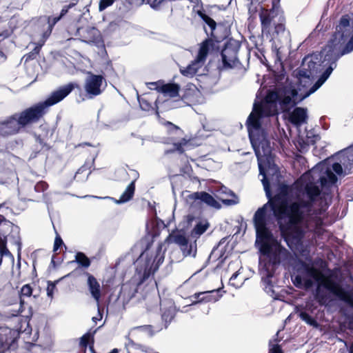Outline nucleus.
Here are the masks:
<instances>
[{"instance_id": "obj_31", "label": "nucleus", "mask_w": 353, "mask_h": 353, "mask_svg": "<svg viewBox=\"0 0 353 353\" xmlns=\"http://www.w3.org/2000/svg\"><path fill=\"white\" fill-rule=\"evenodd\" d=\"M163 0H143L144 3H148L153 8H157Z\"/></svg>"}, {"instance_id": "obj_3", "label": "nucleus", "mask_w": 353, "mask_h": 353, "mask_svg": "<svg viewBox=\"0 0 353 353\" xmlns=\"http://www.w3.org/2000/svg\"><path fill=\"white\" fill-rule=\"evenodd\" d=\"M280 0H273V8L268 10H263L259 17L261 23L262 34L270 38V40L276 39L277 37L288 38V33L285 32L284 21L285 19L279 10L275 9L276 4Z\"/></svg>"}, {"instance_id": "obj_4", "label": "nucleus", "mask_w": 353, "mask_h": 353, "mask_svg": "<svg viewBox=\"0 0 353 353\" xmlns=\"http://www.w3.org/2000/svg\"><path fill=\"white\" fill-rule=\"evenodd\" d=\"M163 261L164 256L160 248L156 252L144 251L137 261L136 271L139 279V285L154 274Z\"/></svg>"}, {"instance_id": "obj_13", "label": "nucleus", "mask_w": 353, "mask_h": 353, "mask_svg": "<svg viewBox=\"0 0 353 353\" xmlns=\"http://www.w3.org/2000/svg\"><path fill=\"white\" fill-rule=\"evenodd\" d=\"M290 122L296 126L305 123L307 119V109L296 108L289 116Z\"/></svg>"}, {"instance_id": "obj_12", "label": "nucleus", "mask_w": 353, "mask_h": 353, "mask_svg": "<svg viewBox=\"0 0 353 353\" xmlns=\"http://www.w3.org/2000/svg\"><path fill=\"white\" fill-rule=\"evenodd\" d=\"M148 87L150 89H159L160 92L170 97L177 96L180 88L179 85L175 83L165 84L159 88L156 82L149 83Z\"/></svg>"}, {"instance_id": "obj_5", "label": "nucleus", "mask_w": 353, "mask_h": 353, "mask_svg": "<svg viewBox=\"0 0 353 353\" xmlns=\"http://www.w3.org/2000/svg\"><path fill=\"white\" fill-rule=\"evenodd\" d=\"M39 110L30 108L22 112L19 116L14 114L0 123V135L8 136L16 134L19 129L28 123L38 120Z\"/></svg>"}, {"instance_id": "obj_40", "label": "nucleus", "mask_w": 353, "mask_h": 353, "mask_svg": "<svg viewBox=\"0 0 353 353\" xmlns=\"http://www.w3.org/2000/svg\"><path fill=\"white\" fill-rule=\"evenodd\" d=\"M88 343V336H83L81 339V344L84 345V346H86L87 344Z\"/></svg>"}, {"instance_id": "obj_10", "label": "nucleus", "mask_w": 353, "mask_h": 353, "mask_svg": "<svg viewBox=\"0 0 353 353\" xmlns=\"http://www.w3.org/2000/svg\"><path fill=\"white\" fill-rule=\"evenodd\" d=\"M221 296L219 290L195 293L192 296V298L196 300L192 301V305L201 302H216Z\"/></svg>"}, {"instance_id": "obj_29", "label": "nucleus", "mask_w": 353, "mask_h": 353, "mask_svg": "<svg viewBox=\"0 0 353 353\" xmlns=\"http://www.w3.org/2000/svg\"><path fill=\"white\" fill-rule=\"evenodd\" d=\"M48 185L45 181H40L37 183L34 186L36 192H41L47 190Z\"/></svg>"}, {"instance_id": "obj_7", "label": "nucleus", "mask_w": 353, "mask_h": 353, "mask_svg": "<svg viewBox=\"0 0 353 353\" xmlns=\"http://www.w3.org/2000/svg\"><path fill=\"white\" fill-rule=\"evenodd\" d=\"M74 86L72 83H69L60 87L57 90L52 92L49 97L43 102L39 103L38 104L31 107V109L39 110V115L38 119L44 114L46 108L52 106L66 97L74 89Z\"/></svg>"}, {"instance_id": "obj_34", "label": "nucleus", "mask_w": 353, "mask_h": 353, "mask_svg": "<svg viewBox=\"0 0 353 353\" xmlns=\"http://www.w3.org/2000/svg\"><path fill=\"white\" fill-rule=\"evenodd\" d=\"M63 244V241L61 238L57 235L54 240V251L56 252L58 250L59 247Z\"/></svg>"}, {"instance_id": "obj_27", "label": "nucleus", "mask_w": 353, "mask_h": 353, "mask_svg": "<svg viewBox=\"0 0 353 353\" xmlns=\"http://www.w3.org/2000/svg\"><path fill=\"white\" fill-rule=\"evenodd\" d=\"M32 292V288L30 285H25L22 287L21 290V296H30Z\"/></svg>"}, {"instance_id": "obj_26", "label": "nucleus", "mask_w": 353, "mask_h": 353, "mask_svg": "<svg viewBox=\"0 0 353 353\" xmlns=\"http://www.w3.org/2000/svg\"><path fill=\"white\" fill-rule=\"evenodd\" d=\"M202 19L205 22V23L210 26L212 30H215L216 23L214 19L205 14L202 16Z\"/></svg>"}, {"instance_id": "obj_20", "label": "nucleus", "mask_w": 353, "mask_h": 353, "mask_svg": "<svg viewBox=\"0 0 353 353\" xmlns=\"http://www.w3.org/2000/svg\"><path fill=\"white\" fill-rule=\"evenodd\" d=\"M208 223L199 222L197 223L191 232V236L192 237H199L203 234L208 228Z\"/></svg>"}, {"instance_id": "obj_47", "label": "nucleus", "mask_w": 353, "mask_h": 353, "mask_svg": "<svg viewBox=\"0 0 353 353\" xmlns=\"http://www.w3.org/2000/svg\"><path fill=\"white\" fill-rule=\"evenodd\" d=\"M307 177H308V174H304V175L302 176V178H303V179H307Z\"/></svg>"}, {"instance_id": "obj_42", "label": "nucleus", "mask_w": 353, "mask_h": 353, "mask_svg": "<svg viewBox=\"0 0 353 353\" xmlns=\"http://www.w3.org/2000/svg\"><path fill=\"white\" fill-rule=\"evenodd\" d=\"M44 41L40 44L39 46H37L35 47L34 51L36 54H38L39 52L40 48H41L42 45L43 44Z\"/></svg>"}, {"instance_id": "obj_45", "label": "nucleus", "mask_w": 353, "mask_h": 353, "mask_svg": "<svg viewBox=\"0 0 353 353\" xmlns=\"http://www.w3.org/2000/svg\"><path fill=\"white\" fill-rule=\"evenodd\" d=\"M191 87H192V88H189L190 90H192L194 92H196V93L199 92L197 89L196 88V87L194 85H191Z\"/></svg>"}, {"instance_id": "obj_50", "label": "nucleus", "mask_w": 353, "mask_h": 353, "mask_svg": "<svg viewBox=\"0 0 353 353\" xmlns=\"http://www.w3.org/2000/svg\"><path fill=\"white\" fill-rule=\"evenodd\" d=\"M44 37L46 38V37H48V34H44Z\"/></svg>"}, {"instance_id": "obj_30", "label": "nucleus", "mask_w": 353, "mask_h": 353, "mask_svg": "<svg viewBox=\"0 0 353 353\" xmlns=\"http://www.w3.org/2000/svg\"><path fill=\"white\" fill-rule=\"evenodd\" d=\"M68 8H63L62 10H61V14L59 17H54L53 19V22H52V25H50V32H51L52 30V26H54L57 21H59L60 20V19L63 16L65 15L67 12H68Z\"/></svg>"}, {"instance_id": "obj_51", "label": "nucleus", "mask_w": 353, "mask_h": 353, "mask_svg": "<svg viewBox=\"0 0 353 353\" xmlns=\"http://www.w3.org/2000/svg\"><path fill=\"white\" fill-rule=\"evenodd\" d=\"M50 18L48 17V23H50Z\"/></svg>"}, {"instance_id": "obj_28", "label": "nucleus", "mask_w": 353, "mask_h": 353, "mask_svg": "<svg viewBox=\"0 0 353 353\" xmlns=\"http://www.w3.org/2000/svg\"><path fill=\"white\" fill-rule=\"evenodd\" d=\"M114 0H101L99 2V10L102 11L113 4Z\"/></svg>"}, {"instance_id": "obj_16", "label": "nucleus", "mask_w": 353, "mask_h": 353, "mask_svg": "<svg viewBox=\"0 0 353 353\" xmlns=\"http://www.w3.org/2000/svg\"><path fill=\"white\" fill-rule=\"evenodd\" d=\"M220 194H224L227 196H231V199L221 198V201L225 205H234L239 202L238 196L232 190L228 189L226 187H221L219 190Z\"/></svg>"}, {"instance_id": "obj_24", "label": "nucleus", "mask_w": 353, "mask_h": 353, "mask_svg": "<svg viewBox=\"0 0 353 353\" xmlns=\"http://www.w3.org/2000/svg\"><path fill=\"white\" fill-rule=\"evenodd\" d=\"M174 241L176 244L180 246L181 249L190 242L185 236L181 234L176 235L174 236Z\"/></svg>"}, {"instance_id": "obj_22", "label": "nucleus", "mask_w": 353, "mask_h": 353, "mask_svg": "<svg viewBox=\"0 0 353 353\" xmlns=\"http://www.w3.org/2000/svg\"><path fill=\"white\" fill-rule=\"evenodd\" d=\"M75 259L82 267L88 268L90 265V259L83 252L77 253Z\"/></svg>"}, {"instance_id": "obj_2", "label": "nucleus", "mask_w": 353, "mask_h": 353, "mask_svg": "<svg viewBox=\"0 0 353 353\" xmlns=\"http://www.w3.org/2000/svg\"><path fill=\"white\" fill-rule=\"evenodd\" d=\"M312 279L319 283L315 296L320 304H324L326 301L320 292L321 286L325 288L341 301L347 303L351 301L350 296L339 285L326 278L321 271L310 264L302 263L297 270V274L292 276L294 285L299 288H312L313 286Z\"/></svg>"}, {"instance_id": "obj_36", "label": "nucleus", "mask_w": 353, "mask_h": 353, "mask_svg": "<svg viewBox=\"0 0 353 353\" xmlns=\"http://www.w3.org/2000/svg\"><path fill=\"white\" fill-rule=\"evenodd\" d=\"M270 353H283L281 347L278 345H274L270 350Z\"/></svg>"}, {"instance_id": "obj_14", "label": "nucleus", "mask_w": 353, "mask_h": 353, "mask_svg": "<svg viewBox=\"0 0 353 353\" xmlns=\"http://www.w3.org/2000/svg\"><path fill=\"white\" fill-rule=\"evenodd\" d=\"M88 285L89 288V290L92 294V296L97 301V305H99V299L101 297V290L99 283L92 275L88 274Z\"/></svg>"}, {"instance_id": "obj_46", "label": "nucleus", "mask_w": 353, "mask_h": 353, "mask_svg": "<svg viewBox=\"0 0 353 353\" xmlns=\"http://www.w3.org/2000/svg\"><path fill=\"white\" fill-rule=\"evenodd\" d=\"M349 353H353V343L350 347Z\"/></svg>"}, {"instance_id": "obj_48", "label": "nucleus", "mask_w": 353, "mask_h": 353, "mask_svg": "<svg viewBox=\"0 0 353 353\" xmlns=\"http://www.w3.org/2000/svg\"><path fill=\"white\" fill-rule=\"evenodd\" d=\"M110 353H118L117 350H113L112 352H110Z\"/></svg>"}, {"instance_id": "obj_8", "label": "nucleus", "mask_w": 353, "mask_h": 353, "mask_svg": "<svg viewBox=\"0 0 353 353\" xmlns=\"http://www.w3.org/2000/svg\"><path fill=\"white\" fill-rule=\"evenodd\" d=\"M105 85V80L102 75L89 72L85 81L84 90L88 97L91 99L101 94Z\"/></svg>"}, {"instance_id": "obj_21", "label": "nucleus", "mask_w": 353, "mask_h": 353, "mask_svg": "<svg viewBox=\"0 0 353 353\" xmlns=\"http://www.w3.org/2000/svg\"><path fill=\"white\" fill-rule=\"evenodd\" d=\"M343 159L341 161V163L347 168V164H346V161L348 162V164H353V148H350L345 151L343 154Z\"/></svg>"}, {"instance_id": "obj_41", "label": "nucleus", "mask_w": 353, "mask_h": 353, "mask_svg": "<svg viewBox=\"0 0 353 353\" xmlns=\"http://www.w3.org/2000/svg\"><path fill=\"white\" fill-rule=\"evenodd\" d=\"M98 311H99V317H93L92 321L94 322H96L97 320H101L102 318V314L100 313L99 307L98 306Z\"/></svg>"}, {"instance_id": "obj_17", "label": "nucleus", "mask_w": 353, "mask_h": 353, "mask_svg": "<svg viewBox=\"0 0 353 353\" xmlns=\"http://www.w3.org/2000/svg\"><path fill=\"white\" fill-rule=\"evenodd\" d=\"M135 185L134 181H132L126 188L125 190L121 195L119 200L116 202L117 203H123L129 201L134 194Z\"/></svg>"}, {"instance_id": "obj_38", "label": "nucleus", "mask_w": 353, "mask_h": 353, "mask_svg": "<svg viewBox=\"0 0 353 353\" xmlns=\"http://www.w3.org/2000/svg\"><path fill=\"white\" fill-rule=\"evenodd\" d=\"M127 2L131 5L141 6L143 3V0H127Z\"/></svg>"}, {"instance_id": "obj_44", "label": "nucleus", "mask_w": 353, "mask_h": 353, "mask_svg": "<svg viewBox=\"0 0 353 353\" xmlns=\"http://www.w3.org/2000/svg\"><path fill=\"white\" fill-rule=\"evenodd\" d=\"M137 328L138 329H143V330H150V325L141 326V327H138Z\"/></svg>"}, {"instance_id": "obj_43", "label": "nucleus", "mask_w": 353, "mask_h": 353, "mask_svg": "<svg viewBox=\"0 0 353 353\" xmlns=\"http://www.w3.org/2000/svg\"><path fill=\"white\" fill-rule=\"evenodd\" d=\"M167 125H169V126H170V127H172L173 129H174V130H179V128L177 126H176V125H173V124H172V123H170V122H168V123H167Z\"/></svg>"}, {"instance_id": "obj_37", "label": "nucleus", "mask_w": 353, "mask_h": 353, "mask_svg": "<svg viewBox=\"0 0 353 353\" xmlns=\"http://www.w3.org/2000/svg\"><path fill=\"white\" fill-rule=\"evenodd\" d=\"M270 353H283L281 347L278 345H274L270 350Z\"/></svg>"}, {"instance_id": "obj_15", "label": "nucleus", "mask_w": 353, "mask_h": 353, "mask_svg": "<svg viewBox=\"0 0 353 353\" xmlns=\"http://www.w3.org/2000/svg\"><path fill=\"white\" fill-rule=\"evenodd\" d=\"M12 332L10 330H6L3 333H0V353H3L8 350L14 343V339L8 336Z\"/></svg>"}, {"instance_id": "obj_32", "label": "nucleus", "mask_w": 353, "mask_h": 353, "mask_svg": "<svg viewBox=\"0 0 353 353\" xmlns=\"http://www.w3.org/2000/svg\"><path fill=\"white\" fill-rule=\"evenodd\" d=\"M173 318L172 312L170 310L168 312H165L162 314V319L165 321V323L170 322Z\"/></svg>"}, {"instance_id": "obj_33", "label": "nucleus", "mask_w": 353, "mask_h": 353, "mask_svg": "<svg viewBox=\"0 0 353 353\" xmlns=\"http://www.w3.org/2000/svg\"><path fill=\"white\" fill-rule=\"evenodd\" d=\"M56 286L54 283H49L47 287V294L51 299L53 296L54 290H55Z\"/></svg>"}, {"instance_id": "obj_35", "label": "nucleus", "mask_w": 353, "mask_h": 353, "mask_svg": "<svg viewBox=\"0 0 353 353\" xmlns=\"http://www.w3.org/2000/svg\"><path fill=\"white\" fill-rule=\"evenodd\" d=\"M87 31L92 35V37L87 38L88 41H92L94 39L95 35L98 33L97 30L96 28H92L88 29Z\"/></svg>"}, {"instance_id": "obj_1", "label": "nucleus", "mask_w": 353, "mask_h": 353, "mask_svg": "<svg viewBox=\"0 0 353 353\" xmlns=\"http://www.w3.org/2000/svg\"><path fill=\"white\" fill-rule=\"evenodd\" d=\"M350 20L348 14L343 15L332 39L321 52L304 57L300 68L294 72L298 79L297 88L289 83L269 92L261 103H254L247 120L249 137L257 157L260 174L263 175L261 182L269 198L268 203L259 208L253 217L256 245L262 255L259 270L265 285H272L270 279L276 266L288 262L291 258L290 252L274 238L268 228L270 218V214H268V210L272 211L281 236L288 247L293 250L301 244L307 232L321 233L323 217L331 201L330 194L336 189L338 177L342 176L343 172L339 163L332 165L327 162L321 163L312 169L310 174L313 176L319 173L322 194L316 185L310 183L294 201L288 203L285 194L283 193L271 198L264 168L270 166L273 161L272 147L262 124L267 122L270 116L277 113L279 106L281 110L287 111L315 92L336 67L337 60L353 51Z\"/></svg>"}, {"instance_id": "obj_9", "label": "nucleus", "mask_w": 353, "mask_h": 353, "mask_svg": "<svg viewBox=\"0 0 353 353\" xmlns=\"http://www.w3.org/2000/svg\"><path fill=\"white\" fill-rule=\"evenodd\" d=\"M238 49L232 43H227L222 50L221 57L225 68H231L237 61Z\"/></svg>"}, {"instance_id": "obj_18", "label": "nucleus", "mask_w": 353, "mask_h": 353, "mask_svg": "<svg viewBox=\"0 0 353 353\" xmlns=\"http://www.w3.org/2000/svg\"><path fill=\"white\" fill-rule=\"evenodd\" d=\"M181 251L185 256H193L194 257L196 254V240L194 241H190L181 249Z\"/></svg>"}, {"instance_id": "obj_25", "label": "nucleus", "mask_w": 353, "mask_h": 353, "mask_svg": "<svg viewBox=\"0 0 353 353\" xmlns=\"http://www.w3.org/2000/svg\"><path fill=\"white\" fill-rule=\"evenodd\" d=\"M187 144V141L185 139H183L181 142L174 143L173 145V149L171 150L165 151V153H169L170 152L177 151L179 153L183 152V146Z\"/></svg>"}, {"instance_id": "obj_11", "label": "nucleus", "mask_w": 353, "mask_h": 353, "mask_svg": "<svg viewBox=\"0 0 353 353\" xmlns=\"http://www.w3.org/2000/svg\"><path fill=\"white\" fill-rule=\"evenodd\" d=\"M190 199L194 201H200L210 207L216 209L221 208L219 203L209 193L205 192H196L190 195Z\"/></svg>"}, {"instance_id": "obj_6", "label": "nucleus", "mask_w": 353, "mask_h": 353, "mask_svg": "<svg viewBox=\"0 0 353 353\" xmlns=\"http://www.w3.org/2000/svg\"><path fill=\"white\" fill-rule=\"evenodd\" d=\"M214 42L211 39H207L203 41L199 47L198 54L195 59L192 61L187 67L180 68L181 73L189 77L195 75L200 68H201L206 61L209 52L213 48Z\"/></svg>"}, {"instance_id": "obj_19", "label": "nucleus", "mask_w": 353, "mask_h": 353, "mask_svg": "<svg viewBox=\"0 0 353 353\" xmlns=\"http://www.w3.org/2000/svg\"><path fill=\"white\" fill-rule=\"evenodd\" d=\"M127 350L128 353H134L135 350H140L142 353H158L157 352H152L150 350L143 347L140 345L134 343L132 341H129L126 344Z\"/></svg>"}, {"instance_id": "obj_23", "label": "nucleus", "mask_w": 353, "mask_h": 353, "mask_svg": "<svg viewBox=\"0 0 353 353\" xmlns=\"http://www.w3.org/2000/svg\"><path fill=\"white\" fill-rule=\"evenodd\" d=\"M299 316L301 319V320L305 321L307 324L312 325L314 327H318V323H317L315 319H314L311 316H310L305 312H301L299 314Z\"/></svg>"}, {"instance_id": "obj_39", "label": "nucleus", "mask_w": 353, "mask_h": 353, "mask_svg": "<svg viewBox=\"0 0 353 353\" xmlns=\"http://www.w3.org/2000/svg\"><path fill=\"white\" fill-rule=\"evenodd\" d=\"M237 276H238L237 272H235L232 274V276H231V278L230 279V283L231 285L236 286V284L234 283H233V281L236 279ZM236 286H239V285H236Z\"/></svg>"}, {"instance_id": "obj_49", "label": "nucleus", "mask_w": 353, "mask_h": 353, "mask_svg": "<svg viewBox=\"0 0 353 353\" xmlns=\"http://www.w3.org/2000/svg\"><path fill=\"white\" fill-rule=\"evenodd\" d=\"M351 27H352V32L353 31V21L352 22V24H350ZM353 36V34L352 35Z\"/></svg>"}]
</instances>
